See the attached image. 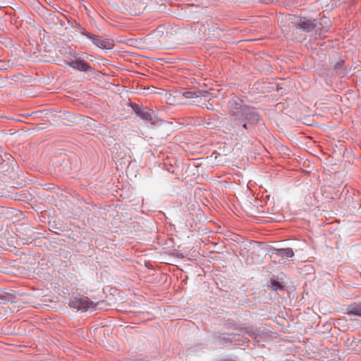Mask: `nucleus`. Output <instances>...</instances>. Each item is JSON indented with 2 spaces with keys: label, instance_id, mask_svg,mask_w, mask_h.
Here are the masks:
<instances>
[{
  "label": "nucleus",
  "instance_id": "1",
  "mask_svg": "<svg viewBox=\"0 0 361 361\" xmlns=\"http://www.w3.org/2000/svg\"><path fill=\"white\" fill-rule=\"evenodd\" d=\"M292 23L295 25V26L298 29H302L305 32H310L313 30L314 28L317 30H327L330 26L329 20L326 18H322L320 19L321 22H316V20L312 21V20L307 19V18H300L293 16V18L291 19Z\"/></svg>",
  "mask_w": 361,
  "mask_h": 361
},
{
  "label": "nucleus",
  "instance_id": "2",
  "mask_svg": "<svg viewBox=\"0 0 361 361\" xmlns=\"http://www.w3.org/2000/svg\"><path fill=\"white\" fill-rule=\"evenodd\" d=\"M255 117V114L252 109L248 106H240L239 110L233 114L231 118L233 123V127L238 128L242 125L243 128L247 129L246 121L251 120Z\"/></svg>",
  "mask_w": 361,
  "mask_h": 361
},
{
  "label": "nucleus",
  "instance_id": "3",
  "mask_svg": "<svg viewBox=\"0 0 361 361\" xmlns=\"http://www.w3.org/2000/svg\"><path fill=\"white\" fill-rule=\"evenodd\" d=\"M87 37L99 48L111 49L114 47V42L109 39L102 38L97 35L88 34Z\"/></svg>",
  "mask_w": 361,
  "mask_h": 361
},
{
  "label": "nucleus",
  "instance_id": "4",
  "mask_svg": "<svg viewBox=\"0 0 361 361\" xmlns=\"http://www.w3.org/2000/svg\"><path fill=\"white\" fill-rule=\"evenodd\" d=\"M69 66L74 69L80 71H91L92 68L90 65L82 60H74L69 62Z\"/></svg>",
  "mask_w": 361,
  "mask_h": 361
},
{
  "label": "nucleus",
  "instance_id": "5",
  "mask_svg": "<svg viewBox=\"0 0 361 361\" xmlns=\"http://www.w3.org/2000/svg\"><path fill=\"white\" fill-rule=\"evenodd\" d=\"M346 314L350 316L361 317V303H353L346 309Z\"/></svg>",
  "mask_w": 361,
  "mask_h": 361
},
{
  "label": "nucleus",
  "instance_id": "6",
  "mask_svg": "<svg viewBox=\"0 0 361 361\" xmlns=\"http://www.w3.org/2000/svg\"><path fill=\"white\" fill-rule=\"evenodd\" d=\"M137 116L146 121H151L152 120V112L145 108L142 109Z\"/></svg>",
  "mask_w": 361,
  "mask_h": 361
},
{
  "label": "nucleus",
  "instance_id": "7",
  "mask_svg": "<svg viewBox=\"0 0 361 361\" xmlns=\"http://www.w3.org/2000/svg\"><path fill=\"white\" fill-rule=\"evenodd\" d=\"M277 255L281 257H292L294 255V252L291 248H284V249H279L277 250Z\"/></svg>",
  "mask_w": 361,
  "mask_h": 361
},
{
  "label": "nucleus",
  "instance_id": "8",
  "mask_svg": "<svg viewBox=\"0 0 361 361\" xmlns=\"http://www.w3.org/2000/svg\"><path fill=\"white\" fill-rule=\"evenodd\" d=\"M183 97L187 98V99H198L200 97L197 94L196 92H185L183 94Z\"/></svg>",
  "mask_w": 361,
  "mask_h": 361
},
{
  "label": "nucleus",
  "instance_id": "9",
  "mask_svg": "<svg viewBox=\"0 0 361 361\" xmlns=\"http://www.w3.org/2000/svg\"><path fill=\"white\" fill-rule=\"evenodd\" d=\"M271 288L274 290L282 289V286L277 281L271 282Z\"/></svg>",
  "mask_w": 361,
  "mask_h": 361
},
{
  "label": "nucleus",
  "instance_id": "10",
  "mask_svg": "<svg viewBox=\"0 0 361 361\" xmlns=\"http://www.w3.org/2000/svg\"><path fill=\"white\" fill-rule=\"evenodd\" d=\"M132 108L137 115H138L139 112L142 110V109H141L137 104H135L132 105Z\"/></svg>",
  "mask_w": 361,
  "mask_h": 361
}]
</instances>
